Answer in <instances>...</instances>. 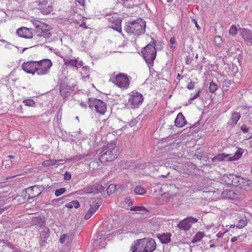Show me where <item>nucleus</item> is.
<instances>
[{
	"label": "nucleus",
	"mask_w": 252,
	"mask_h": 252,
	"mask_svg": "<svg viewBox=\"0 0 252 252\" xmlns=\"http://www.w3.org/2000/svg\"><path fill=\"white\" fill-rule=\"evenodd\" d=\"M80 104L82 107L87 108V105L84 102H81Z\"/></svg>",
	"instance_id": "bf43d9fd"
},
{
	"label": "nucleus",
	"mask_w": 252,
	"mask_h": 252,
	"mask_svg": "<svg viewBox=\"0 0 252 252\" xmlns=\"http://www.w3.org/2000/svg\"><path fill=\"white\" fill-rule=\"evenodd\" d=\"M99 154V160L101 162L111 161L117 157L118 149L115 144L110 143L104 147Z\"/></svg>",
	"instance_id": "20e7f679"
},
{
	"label": "nucleus",
	"mask_w": 252,
	"mask_h": 252,
	"mask_svg": "<svg viewBox=\"0 0 252 252\" xmlns=\"http://www.w3.org/2000/svg\"><path fill=\"white\" fill-rule=\"evenodd\" d=\"M162 196L165 201H167L168 200L173 198L174 196H175V195L169 192H165L162 194Z\"/></svg>",
	"instance_id": "a19ab883"
},
{
	"label": "nucleus",
	"mask_w": 252,
	"mask_h": 252,
	"mask_svg": "<svg viewBox=\"0 0 252 252\" xmlns=\"http://www.w3.org/2000/svg\"><path fill=\"white\" fill-rule=\"evenodd\" d=\"M157 237L159 240L162 244H168L171 241V234L169 233L157 234Z\"/></svg>",
	"instance_id": "b1692460"
},
{
	"label": "nucleus",
	"mask_w": 252,
	"mask_h": 252,
	"mask_svg": "<svg viewBox=\"0 0 252 252\" xmlns=\"http://www.w3.org/2000/svg\"><path fill=\"white\" fill-rule=\"evenodd\" d=\"M134 191L136 194L143 195L146 192V189L140 186H137L135 188Z\"/></svg>",
	"instance_id": "72a5a7b5"
},
{
	"label": "nucleus",
	"mask_w": 252,
	"mask_h": 252,
	"mask_svg": "<svg viewBox=\"0 0 252 252\" xmlns=\"http://www.w3.org/2000/svg\"><path fill=\"white\" fill-rule=\"evenodd\" d=\"M222 195L226 198L233 199L235 197V193L230 189H225L222 192Z\"/></svg>",
	"instance_id": "c85d7f7f"
},
{
	"label": "nucleus",
	"mask_w": 252,
	"mask_h": 252,
	"mask_svg": "<svg viewBox=\"0 0 252 252\" xmlns=\"http://www.w3.org/2000/svg\"><path fill=\"white\" fill-rule=\"evenodd\" d=\"M198 221V219L192 217H188L181 220L177 224V227L180 229L187 231L190 228L192 224Z\"/></svg>",
	"instance_id": "9d476101"
},
{
	"label": "nucleus",
	"mask_w": 252,
	"mask_h": 252,
	"mask_svg": "<svg viewBox=\"0 0 252 252\" xmlns=\"http://www.w3.org/2000/svg\"><path fill=\"white\" fill-rule=\"evenodd\" d=\"M37 61H29L24 63L22 65V68L26 73L34 75L36 73Z\"/></svg>",
	"instance_id": "2eb2a0df"
},
{
	"label": "nucleus",
	"mask_w": 252,
	"mask_h": 252,
	"mask_svg": "<svg viewBox=\"0 0 252 252\" xmlns=\"http://www.w3.org/2000/svg\"><path fill=\"white\" fill-rule=\"evenodd\" d=\"M28 49V48H25L22 50V51L21 52L22 53H23L25 50Z\"/></svg>",
	"instance_id": "774afa93"
},
{
	"label": "nucleus",
	"mask_w": 252,
	"mask_h": 252,
	"mask_svg": "<svg viewBox=\"0 0 252 252\" xmlns=\"http://www.w3.org/2000/svg\"><path fill=\"white\" fill-rule=\"evenodd\" d=\"M37 3L38 9L40 10L43 14H48L52 10V7L47 5L48 0H39L36 1Z\"/></svg>",
	"instance_id": "f3484780"
},
{
	"label": "nucleus",
	"mask_w": 252,
	"mask_h": 252,
	"mask_svg": "<svg viewBox=\"0 0 252 252\" xmlns=\"http://www.w3.org/2000/svg\"><path fill=\"white\" fill-rule=\"evenodd\" d=\"M241 35L248 45L251 46L252 45V32L250 30L242 29L241 32Z\"/></svg>",
	"instance_id": "aec40b11"
},
{
	"label": "nucleus",
	"mask_w": 252,
	"mask_h": 252,
	"mask_svg": "<svg viewBox=\"0 0 252 252\" xmlns=\"http://www.w3.org/2000/svg\"><path fill=\"white\" fill-rule=\"evenodd\" d=\"M7 158H14V157L13 156H11V155H9L7 157Z\"/></svg>",
	"instance_id": "338daca9"
},
{
	"label": "nucleus",
	"mask_w": 252,
	"mask_h": 252,
	"mask_svg": "<svg viewBox=\"0 0 252 252\" xmlns=\"http://www.w3.org/2000/svg\"><path fill=\"white\" fill-rule=\"evenodd\" d=\"M240 117L241 115L239 113L236 112H232L231 117L227 123V125L231 126H235L239 120Z\"/></svg>",
	"instance_id": "4be33fe9"
},
{
	"label": "nucleus",
	"mask_w": 252,
	"mask_h": 252,
	"mask_svg": "<svg viewBox=\"0 0 252 252\" xmlns=\"http://www.w3.org/2000/svg\"><path fill=\"white\" fill-rule=\"evenodd\" d=\"M108 21L110 23H111L112 25L110 26L114 30L118 31L119 32H122V28H121V20L117 17L112 16L108 19Z\"/></svg>",
	"instance_id": "a211bd4d"
},
{
	"label": "nucleus",
	"mask_w": 252,
	"mask_h": 252,
	"mask_svg": "<svg viewBox=\"0 0 252 252\" xmlns=\"http://www.w3.org/2000/svg\"><path fill=\"white\" fill-rule=\"evenodd\" d=\"M32 23L34 25L36 30H38L40 27V26H41V25L44 24L43 23H42L38 20H34L32 22Z\"/></svg>",
	"instance_id": "c03bdc74"
},
{
	"label": "nucleus",
	"mask_w": 252,
	"mask_h": 252,
	"mask_svg": "<svg viewBox=\"0 0 252 252\" xmlns=\"http://www.w3.org/2000/svg\"><path fill=\"white\" fill-rule=\"evenodd\" d=\"M46 239H41V241L40 242V244L41 246H45Z\"/></svg>",
	"instance_id": "5fc2aeb1"
},
{
	"label": "nucleus",
	"mask_w": 252,
	"mask_h": 252,
	"mask_svg": "<svg viewBox=\"0 0 252 252\" xmlns=\"http://www.w3.org/2000/svg\"><path fill=\"white\" fill-rule=\"evenodd\" d=\"M214 41L217 47H220L222 43V38L219 35L216 36L214 38Z\"/></svg>",
	"instance_id": "58836bf2"
},
{
	"label": "nucleus",
	"mask_w": 252,
	"mask_h": 252,
	"mask_svg": "<svg viewBox=\"0 0 252 252\" xmlns=\"http://www.w3.org/2000/svg\"><path fill=\"white\" fill-rule=\"evenodd\" d=\"M130 77L124 73H119L115 77H111L110 81L123 90L128 88Z\"/></svg>",
	"instance_id": "423d86ee"
},
{
	"label": "nucleus",
	"mask_w": 252,
	"mask_h": 252,
	"mask_svg": "<svg viewBox=\"0 0 252 252\" xmlns=\"http://www.w3.org/2000/svg\"><path fill=\"white\" fill-rule=\"evenodd\" d=\"M4 211V209L3 208H1L0 207V215L1 214L3 211Z\"/></svg>",
	"instance_id": "69168bd1"
},
{
	"label": "nucleus",
	"mask_w": 252,
	"mask_h": 252,
	"mask_svg": "<svg viewBox=\"0 0 252 252\" xmlns=\"http://www.w3.org/2000/svg\"><path fill=\"white\" fill-rule=\"evenodd\" d=\"M232 179L233 180V186L241 189L250 187L252 184V181L248 178L245 179L237 175L234 176L233 178Z\"/></svg>",
	"instance_id": "f8f14e48"
},
{
	"label": "nucleus",
	"mask_w": 252,
	"mask_h": 252,
	"mask_svg": "<svg viewBox=\"0 0 252 252\" xmlns=\"http://www.w3.org/2000/svg\"><path fill=\"white\" fill-rule=\"evenodd\" d=\"M102 200L100 198H97L90 205V208L85 215L84 219L85 220L89 219L91 216L98 209L100 205L102 204Z\"/></svg>",
	"instance_id": "4468645a"
},
{
	"label": "nucleus",
	"mask_w": 252,
	"mask_h": 252,
	"mask_svg": "<svg viewBox=\"0 0 252 252\" xmlns=\"http://www.w3.org/2000/svg\"><path fill=\"white\" fill-rule=\"evenodd\" d=\"M23 103L25 104L26 106L29 107H35V102L33 99L28 98L23 100Z\"/></svg>",
	"instance_id": "c9c22d12"
},
{
	"label": "nucleus",
	"mask_w": 252,
	"mask_h": 252,
	"mask_svg": "<svg viewBox=\"0 0 252 252\" xmlns=\"http://www.w3.org/2000/svg\"><path fill=\"white\" fill-rule=\"evenodd\" d=\"M36 74L38 75H44L48 74L50 68L52 66V63L49 59H43L37 61Z\"/></svg>",
	"instance_id": "0eeeda50"
},
{
	"label": "nucleus",
	"mask_w": 252,
	"mask_h": 252,
	"mask_svg": "<svg viewBox=\"0 0 252 252\" xmlns=\"http://www.w3.org/2000/svg\"><path fill=\"white\" fill-rule=\"evenodd\" d=\"M146 22L142 19L128 21L124 27V30L127 33L134 35H140L145 32Z\"/></svg>",
	"instance_id": "f03ea898"
},
{
	"label": "nucleus",
	"mask_w": 252,
	"mask_h": 252,
	"mask_svg": "<svg viewBox=\"0 0 252 252\" xmlns=\"http://www.w3.org/2000/svg\"><path fill=\"white\" fill-rule=\"evenodd\" d=\"M106 186L102 184H94L84 188L82 191L85 193L96 194L100 193L105 189Z\"/></svg>",
	"instance_id": "9b49d317"
},
{
	"label": "nucleus",
	"mask_w": 252,
	"mask_h": 252,
	"mask_svg": "<svg viewBox=\"0 0 252 252\" xmlns=\"http://www.w3.org/2000/svg\"><path fill=\"white\" fill-rule=\"evenodd\" d=\"M170 43L172 45H173L175 43V38L174 37H172L170 39Z\"/></svg>",
	"instance_id": "6e6d98bb"
},
{
	"label": "nucleus",
	"mask_w": 252,
	"mask_h": 252,
	"mask_svg": "<svg viewBox=\"0 0 252 252\" xmlns=\"http://www.w3.org/2000/svg\"><path fill=\"white\" fill-rule=\"evenodd\" d=\"M243 153V150L241 148H239L235 152L234 155L232 157H229L227 159V161H235L238 159Z\"/></svg>",
	"instance_id": "bb28decb"
},
{
	"label": "nucleus",
	"mask_w": 252,
	"mask_h": 252,
	"mask_svg": "<svg viewBox=\"0 0 252 252\" xmlns=\"http://www.w3.org/2000/svg\"><path fill=\"white\" fill-rule=\"evenodd\" d=\"M80 203L77 200H73L70 202L67 203L65 204V207L68 208L72 209L73 208H78L80 206Z\"/></svg>",
	"instance_id": "2f4dec72"
},
{
	"label": "nucleus",
	"mask_w": 252,
	"mask_h": 252,
	"mask_svg": "<svg viewBox=\"0 0 252 252\" xmlns=\"http://www.w3.org/2000/svg\"><path fill=\"white\" fill-rule=\"evenodd\" d=\"M16 33L19 36L25 38L30 39L32 37V32L31 29L25 27L17 29Z\"/></svg>",
	"instance_id": "6ab92c4d"
},
{
	"label": "nucleus",
	"mask_w": 252,
	"mask_h": 252,
	"mask_svg": "<svg viewBox=\"0 0 252 252\" xmlns=\"http://www.w3.org/2000/svg\"><path fill=\"white\" fill-rule=\"evenodd\" d=\"M234 176H236L235 175L230 174L229 175H224L223 176V179L224 181L228 185H233V180H232V178H233Z\"/></svg>",
	"instance_id": "7c9ffc66"
},
{
	"label": "nucleus",
	"mask_w": 252,
	"mask_h": 252,
	"mask_svg": "<svg viewBox=\"0 0 252 252\" xmlns=\"http://www.w3.org/2000/svg\"><path fill=\"white\" fill-rule=\"evenodd\" d=\"M32 224L37 225L39 227H44L45 224V219L41 216L33 217L32 220Z\"/></svg>",
	"instance_id": "5701e85b"
},
{
	"label": "nucleus",
	"mask_w": 252,
	"mask_h": 252,
	"mask_svg": "<svg viewBox=\"0 0 252 252\" xmlns=\"http://www.w3.org/2000/svg\"><path fill=\"white\" fill-rule=\"evenodd\" d=\"M200 91L199 90L197 93H196V94L192 97H190L189 99V100L190 101H192V100H193L194 99L197 98L199 96V94H200Z\"/></svg>",
	"instance_id": "3c124183"
},
{
	"label": "nucleus",
	"mask_w": 252,
	"mask_h": 252,
	"mask_svg": "<svg viewBox=\"0 0 252 252\" xmlns=\"http://www.w3.org/2000/svg\"><path fill=\"white\" fill-rule=\"evenodd\" d=\"M59 161H60L59 160L50 159L49 160H45L44 161V164L46 166L54 165L56 164Z\"/></svg>",
	"instance_id": "4c0bfd02"
},
{
	"label": "nucleus",
	"mask_w": 252,
	"mask_h": 252,
	"mask_svg": "<svg viewBox=\"0 0 252 252\" xmlns=\"http://www.w3.org/2000/svg\"><path fill=\"white\" fill-rule=\"evenodd\" d=\"M224 82V83L226 85H230L231 84L230 80H225Z\"/></svg>",
	"instance_id": "13d9d810"
},
{
	"label": "nucleus",
	"mask_w": 252,
	"mask_h": 252,
	"mask_svg": "<svg viewBox=\"0 0 252 252\" xmlns=\"http://www.w3.org/2000/svg\"><path fill=\"white\" fill-rule=\"evenodd\" d=\"M138 121L136 119H132L129 122V126L131 127L134 126Z\"/></svg>",
	"instance_id": "8fccbe9b"
},
{
	"label": "nucleus",
	"mask_w": 252,
	"mask_h": 252,
	"mask_svg": "<svg viewBox=\"0 0 252 252\" xmlns=\"http://www.w3.org/2000/svg\"><path fill=\"white\" fill-rule=\"evenodd\" d=\"M5 251L6 252H22L20 250L14 247L12 245L8 244L5 247Z\"/></svg>",
	"instance_id": "f704fd0d"
},
{
	"label": "nucleus",
	"mask_w": 252,
	"mask_h": 252,
	"mask_svg": "<svg viewBox=\"0 0 252 252\" xmlns=\"http://www.w3.org/2000/svg\"><path fill=\"white\" fill-rule=\"evenodd\" d=\"M240 129L244 133H246L248 132L249 127H247L245 125H243L241 126Z\"/></svg>",
	"instance_id": "09e8293b"
},
{
	"label": "nucleus",
	"mask_w": 252,
	"mask_h": 252,
	"mask_svg": "<svg viewBox=\"0 0 252 252\" xmlns=\"http://www.w3.org/2000/svg\"><path fill=\"white\" fill-rule=\"evenodd\" d=\"M64 61V64L66 66L72 67L77 70L78 68L83 65V63L82 61H78L77 59H70L68 56H65L63 58Z\"/></svg>",
	"instance_id": "dca6fc26"
},
{
	"label": "nucleus",
	"mask_w": 252,
	"mask_h": 252,
	"mask_svg": "<svg viewBox=\"0 0 252 252\" xmlns=\"http://www.w3.org/2000/svg\"><path fill=\"white\" fill-rule=\"evenodd\" d=\"M229 154H225L224 153L218 154L212 158V162L216 164L219 161L226 160L229 157Z\"/></svg>",
	"instance_id": "393cba45"
},
{
	"label": "nucleus",
	"mask_w": 252,
	"mask_h": 252,
	"mask_svg": "<svg viewBox=\"0 0 252 252\" xmlns=\"http://www.w3.org/2000/svg\"><path fill=\"white\" fill-rule=\"evenodd\" d=\"M191 61L189 58H187L186 60V63L188 64H189L191 63Z\"/></svg>",
	"instance_id": "680f3d73"
},
{
	"label": "nucleus",
	"mask_w": 252,
	"mask_h": 252,
	"mask_svg": "<svg viewBox=\"0 0 252 252\" xmlns=\"http://www.w3.org/2000/svg\"><path fill=\"white\" fill-rule=\"evenodd\" d=\"M66 191L65 188H62L60 189H56L55 190V195L56 196H59L60 195L63 194Z\"/></svg>",
	"instance_id": "37998d69"
},
{
	"label": "nucleus",
	"mask_w": 252,
	"mask_h": 252,
	"mask_svg": "<svg viewBox=\"0 0 252 252\" xmlns=\"http://www.w3.org/2000/svg\"><path fill=\"white\" fill-rule=\"evenodd\" d=\"M44 189V188L42 186L40 185H35L28 188L25 189V198L30 199V198H33L38 196L41 194Z\"/></svg>",
	"instance_id": "1a4fd4ad"
},
{
	"label": "nucleus",
	"mask_w": 252,
	"mask_h": 252,
	"mask_svg": "<svg viewBox=\"0 0 252 252\" xmlns=\"http://www.w3.org/2000/svg\"><path fill=\"white\" fill-rule=\"evenodd\" d=\"M155 240L151 238H144L135 240L130 247L132 252H153L156 249Z\"/></svg>",
	"instance_id": "f257e3e1"
},
{
	"label": "nucleus",
	"mask_w": 252,
	"mask_h": 252,
	"mask_svg": "<svg viewBox=\"0 0 252 252\" xmlns=\"http://www.w3.org/2000/svg\"><path fill=\"white\" fill-rule=\"evenodd\" d=\"M237 28L235 25H232L229 30V33L230 35H234L237 33Z\"/></svg>",
	"instance_id": "79ce46f5"
},
{
	"label": "nucleus",
	"mask_w": 252,
	"mask_h": 252,
	"mask_svg": "<svg viewBox=\"0 0 252 252\" xmlns=\"http://www.w3.org/2000/svg\"><path fill=\"white\" fill-rule=\"evenodd\" d=\"M187 88L189 90H193L195 88V82L190 81L188 84Z\"/></svg>",
	"instance_id": "49530a36"
},
{
	"label": "nucleus",
	"mask_w": 252,
	"mask_h": 252,
	"mask_svg": "<svg viewBox=\"0 0 252 252\" xmlns=\"http://www.w3.org/2000/svg\"><path fill=\"white\" fill-rule=\"evenodd\" d=\"M116 189V186L114 184L110 185L107 188L106 191L108 194L110 195L113 193Z\"/></svg>",
	"instance_id": "e433bc0d"
},
{
	"label": "nucleus",
	"mask_w": 252,
	"mask_h": 252,
	"mask_svg": "<svg viewBox=\"0 0 252 252\" xmlns=\"http://www.w3.org/2000/svg\"><path fill=\"white\" fill-rule=\"evenodd\" d=\"M209 89L211 93H213L218 89V86L213 82H211L210 83Z\"/></svg>",
	"instance_id": "ea45409f"
},
{
	"label": "nucleus",
	"mask_w": 252,
	"mask_h": 252,
	"mask_svg": "<svg viewBox=\"0 0 252 252\" xmlns=\"http://www.w3.org/2000/svg\"><path fill=\"white\" fill-rule=\"evenodd\" d=\"M78 2L81 5L83 6L84 3V0H77Z\"/></svg>",
	"instance_id": "4d7b16f0"
},
{
	"label": "nucleus",
	"mask_w": 252,
	"mask_h": 252,
	"mask_svg": "<svg viewBox=\"0 0 252 252\" xmlns=\"http://www.w3.org/2000/svg\"><path fill=\"white\" fill-rule=\"evenodd\" d=\"M130 211H141L143 212H144L143 214V218H147L150 217L149 215V212L147 209L146 208H145L144 206H133L130 208Z\"/></svg>",
	"instance_id": "a878e982"
},
{
	"label": "nucleus",
	"mask_w": 252,
	"mask_h": 252,
	"mask_svg": "<svg viewBox=\"0 0 252 252\" xmlns=\"http://www.w3.org/2000/svg\"><path fill=\"white\" fill-rule=\"evenodd\" d=\"M35 32L37 36L43 37L46 39L51 38L52 35L50 27L45 23L41 25L38 30H35Z\"/></svg>",
	"instance_id": "ddd939ff"
},
{
	"label": "nucleus",
	"mask_w": 252,
	"mask_h": 252,
	"mask_svg": "<svg viewBox=\"0 0 252 252\" xmlns=\"http://www.w3.org/2000/svg\"><path fill=\"white\" fill-rule=\"evenodd\" d=\"M50 229L44 226L43 227V230L40 233V237L41 239H47L50 236Z\"/></svg>",
	"instance_id": "cd10ccee"
},
{
	"label": "nucleus",
	"mask_w": 252,
	"mask_h": 252,
	"mask_svg": "<svg viewBox=\"0 0 252 252\" xmlns=\"http://www.w3.org/2000/svg\"><path fill=\"white\" fill-rule=\"evenodd\" d=\"M89 107L99 115H104L107 110L106 104L102 100L96 98H90L88 100Z\"/></svg>",
	"instance_id": "39448f33"
},
{
	"label": "nucleus",
	"mask_w": 252,
	"mask_h": 252,
	"mask_svg": "<svg viewBox=\"0 0 252 252\" xmlns=\"http://www.w3.org/2000/svg\"><path fill=\"white\" fill-rule=\"evenodd\" d=\"M237 237H233L231 238V241L232 242H234L237 240Z\"/></svg>",
	"instance_id": "052dcab7"
},
{
	"label": "nucleus",
	"mask_w": 252,
	"mask_h": 252,
	"mask_svg": "<svg viewBox=\"0 0 252 252\" xmlns=\"http://www.w3.org/2000/svg\"><path fill=\"white\" fill-rule=\"evenodd\" d=\"M10 167V165L9 164L7 163L5 165V168L6 169L9 168Z\"/></svg>",
	"instance_id": "0e129e2a"
},
{
	"label": "nucleus",
	"mask_w": 252,
	"mask_h": 252,
	"mask_svg": "<svg viewBox=\"0 0 252 252\" xmlns=\"http://www.w3.org/2000/svg\"><path fill=\"white\" fill-rule=\"evenodd\" d=\"M181 77V74H179V73H178V74H177V76L176 79H178V80H180Z\"/></svg>",
	"instance_id": "e2e57ef3"
},
{
	"label": "nucleus",
	"mask_w": 252,
	"mask_h": 252,
	"mask_svg": "<svg viewBox=\"0 0 252 252\" xmlns=\"http://www.w3.org/2000/svg\"><path fill=\"white\" fill-rule=\"evenodd\" d=\"M192 21H193L194 23L195 24V27L196 28H197V29L198 30H200V27L199 26V25H198L197 24V22L196 21V20L195 19H192Z\"/></svg>",
	"instance_id": "864d4df0"
},
{
	"label": "nucleus",
	"mask_w": 252,
	"mask_h": 252,
	"mask_svg": "<svg viewBox=\"0 0 252 252\" xmlns=\"http://www.w3.org/2000/svg\"><path fill=\"white\" fill-rule=\"evenodd\" d=\"M7 245L5 242L0 240V252L5 250V247Z\"/></svg>",
	"instance_id": "a18cd8bd"
},
{
	"label": "nucleus",
	"mask_w": 252,
	"mask_h": 252,
	"mask_svg": "<svg viewBox=\"0 0 252 252\" xmlns=\"http://www.w3.org/2000/svg\"><path fill=\"white\" fill-rule=\"evenodd\" d=\"M71 175L70 172H66L64 174V179L65 180L68 181L71 179Z\"/></svg>",
	"instance_id": "de8ad7c7"
},
{
	"label": "nucleus",
	"mask_w": 252,
	"mask_h": 252,
	"mask_svg": "<svg viewBox=\"0 0 252 252\" xmlns=\"http://www.w3.org/2000/svg\"><path fill=\"white\" fill-rule=\"evenodd\" d=\"M156 45L157 40L152 38V41L141 50L143 57L149 67L154 65V62L156 58Z\"/></svg>",
	"instance_id": "7ed1b4c3"
},
{
	"label": "nucleus",
	"mask_w": 252,
	"mask_h": 252,
	"mask_svg": "<svg viewBox=\"0 0 252 252\" xmlns=\"http://www.w3.org/2000/svg\"><path fill=\"white\" fill-rule=\"evenodd\" d=\"M142 94L136 91H132L129 94L128 98V105L131 108H137L143 101Z\"/></svg>",
	"instance_id": "6e6552de"
},
{
	"label": "nucleus",
	"mask_w": 252,
	"mask_h": 252,
	"mask_svg": "<svg viewBox=\"0 0 252 252\" xmlns=\"http://www.w3.org/2000/svg\"><path fill=\"white\" fill-rule=\"evenodd\" d=\"M67 236H68L65 234H63L61 236L60 242L61 244H63L65 242V238Z\"/></svg>",
	"instance_id": "603ef678"
},
{
	"label": "nucleus",
	"mask_w": 252,
	"mask_h": 252,
	"mask_svg": "<svg viewBox=\"0 0 252 252\" xmlns=\"http://www.w3.org/2000/svg\"><path fill=\"white\" fill-rule=\"evenodd\" d=\"M187 124L185 117L182 113H179L175 120V125L178 127H182Z\"/></svg>",
	"instance_id": "412c9836"
},
{
	"label": "nucleus",
	"mask_w": 252,
	"mask_h": 252,
	"mask_svg": "<svg viewBox=\"0 0 252 252\" xmlns=\"http://www.w3.org/2000/svg\"><path fill=\"white\" fill-rule=\"evenodd\" d=\"M248 221L246 217L242 218L240 219L238 223L236 225V227L238 228L241 229L245 227L247 224Z\"/></svg>",
	"instance_id": "473e14b6"
},
{
	"label": "nucleus",
	"mask_w": 252,
	"mask_h": 252,
	"mask_svg": "<svg viewBox=\"0 0 252 252\" xmlns=\"http://www.w3.org/2000/svg\"><path fill=\"white\" fill-rule=\"evenodd\" d=\"M204 236H205L204 233H203L202 232H198L192 238L191 242L192 243H195L196 242H199L204 237Z\"/></svg>",
	"instance_id": "c756f323"
}]
</instances>
